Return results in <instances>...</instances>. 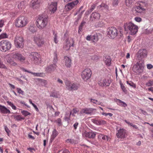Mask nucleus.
Returning <instances> with one entry per match:
<instances>
[{
	"label": "nucleus",
	"mask_w": 153,
	"mask_h": 153,
	"mask_svg": "<svg viewBox=\"0 0 153 153\" xmlns=\"http://www.w3.org/2000/svg\"><path fill=\"white\" fill-rule=\"evenodd\" d=\"M123 27L125 30L129 31L130 34L132 35L135 34L138 30V27L131 22L124 24Z\"/></svg>",
	"instance_id": "f257e3e1"
},
{
	"label": "nucleus",
	"mask_w": 153,
	"mask_h": 153,
	"mask_svg": "<svg viewBox=\"0 0 153 153\" xmlns=\"http://www.w3.org/2000/svg\"><path fill=\"white\" fill-rule=\"evenodd\" d=\"M28 22L27 17L23 16H20L15 20V26L18 28L24 27L27 25Z\"/></svg>",
	"instance_id": "f03ea898"
},
{
	"label": "nucleus",
	"mask_w": 153,
	"mask_h": 153,
	"mask_svg": "<svg viewBox=\"0 0 153 153\" xmlns=\"http://www.w3.org/2000/svg\"><path fill=\"white\" fill-rule=\"evenodd\" d=\"M48 17L43 16H39L36 19V24L37 27L40 29L45 27L48 24Z\"/></svg>",
	"instance_id": "7ed1b4c3"
},
{
	"label": "nucleus",
	"mask_w": 153,
	"mask_h": 153,
	"mask_svg": "<svg viewBox=\"0 0 153 153\" xmlns=\"http://www.w3.org/2000/svg\"><path fill=\"white\" fill-rule=\"evenodd\" d=\"M11 42L7 40H3L0 42V50L5 52L10 50L11 47Z\"/></svg>",
	"instance_id": "20e7f679"
},
{
	"label": "nucleus",
	"mask_w": 153,
	"mask_h": 153,
	"mask_svg": "<svg viewBox=\"0 0 153 153\" xmlns=\"http://www.w3.org/2000/svg\"><path fill=\"white\" fill-rule=\"evenodd\" d=\"M24 39L20 35H16L14 40L15 47L17 48H23L24 45Z\"/></svg>",
	"instance_id": "39448f33"
},
{
	"label": "nucleus",
	"mask_w": 153,
	"mask_h": 153,
	"mask_svg": "<svg viewBox=\"0 0 153 153\" xmlns=\"http://www.w3.org/2000/svg\"><path fill=\"white\" fill-rule=\"evenodd\" d=\"M30 58L33 62L36 64H40L41 58L39 54L36 52H32L30 55Z\"/></svg>",
	"instance_id": "423d86ee"
},
{
	"label": "nucleus",
	"mask_w": 153,
	"mask_h": 153,
	"mask_svg": "<svg viewBox=\"0 0 153 153\" xmlns=\"http://www.w3.org/2000/svg\"><path fill=\"white\" fill-rule=\"evenodd\" d=\"M108 31V36L111 39H114L119 34V32L117 29L114 27H109Z\"/></svg>",
	"instance_id": "0eeeda50"
},
{
	"label": "nucleus",
	"mask_w": 153,
	"mask_h": 153,
	"mask_svg": "<svg viewBox=\"0 0 153 153\" xmlns=\"http://www.w3.org/2000/svg\"><path fill=\"white\" fill-rule=\"evenodd\" d=\"M144 67L141 63L137 62L133 65L132 70L135 73L139 74L142 73L143 71Z\"/></svg>",
	"instance_id": "6e6552de"
},
{
	"label": "nucleus",
	"mask_w": 153,
	"mask_h": 153,
	"mask_svg": "<svg viewBox=\"0 0 153 153\" xmlns=\"http://www.w3.org/2000/svg\"><path fill=\"white\" fill-rule=\"evenodd\" d=\"M112 81L111 79L109 78H102L99 80L98 84L102 87L109 86Z\"/></svg>",
	"instance_id": "1a4fd4ad"
},
{
	"label": "nucleus",
	"mask_w": 153,
	"mask_h": 153,
	"mask_svg": "<svg viewBox=\"0 0 153 153\" xmlns=\"http://www.w3.org/2000/svg\"><path fill=\"white\" fill-rule=\"evenodd\" d=\"M91 70L89 68H87L82 71L81 74V76L84 80L86 81L91 77Z\"/></svg>",
	"instance_id": "9d476101"
},
{
	"label": "nucleus",
	"mask_w": 153,
	"mask_h": 153,
	"mask_svg": "<svg viewBox=\"0 0 153 153\" xmlns=\"http://www.w3.org/2000/svg\"><path fill=\"white\" fill-rule=\"evenodd\" d=\"M65 83L66 88L69 91L75 90L78 88V85L77 84L72 83L70 81H66Z\"/></svg>",
	"instance_id": "9b49d317"
},
{
	"label": "nucleus",
	"mask_w": 153,
	"mask_h": 153,
	"mask_svg": "<svg viewBox=\"0 0 153 153\" xmlns=\"http://www.w3.org/2000/svg\"><path fill=\"white\" fill-rule=\"evenodd\" d=\"M12 55V57L15 60L23 62L25 60V58L18 51L13 52Z\"/></svg>",
	"instance_id": "f8f14e48"
},
{
	"label": "nucleus",
	"mask_w": 153,
	"mask_h": 153,
	"mask_svg": "<svg viewBox=\"0 0 153 153\" xmlns=\"http://www.w3.org/2000/svg\"><path fill=\"white\" fill-rule=\"evenodd\" d=\"M33 40L34 43L39 47L42 46L44 44L42 37L38 34L34 36Z\"/></svg>",
	"instance_id": "ddd939ff"
},
{
	"label": "nucleus",
	"mask_w": 153,
	"mask_h": 153,
	"mask_svg": "<svg viewBox=\"0 0 153 153\" xmlns=\"http://www.w3.org/2000/svg\"><path fill=\"white\" fill-rule=\"evenodd\" d=\"M57 3L56 1L51 2L49 4L48 6V9L51 12V14L53 13L57 9Z\"/></svg>",
	"instance_id": "4468645a"
},
{
	"label": "nucleus",
	"mask_w": 153,
	"mask_h": 153,
	"mask_svg": "<svg viewBox=\"0 0 153 153\" xmlns=\"http://www.w3.org/2000/svg\"><path fill=\"white\" fill-rule=\"evenodd\" d=\"M79 3L78 0H76L71 2L67 4L65 7V8L67 11L70 10L76 6Z\"/></svg>",
	"instance_id": "2eb2a0df"
},
{
	"label": "nucleus",
	"mask_w": 153,
	"mask_h": 153,
	"mask_svg": "<svg viewBox=\"0 0 153 153\" xmlns=\"http://www.w3.org/2000/svg\"><path fill=\"white\" fill-rule=\"evenodd\" d=\"M127 136L126 130L123 128L120 129L117 134V137L121 139H124Z\"/></svg>",
	"instance_id": "dca6fc26"
},
{
	"label": "nucleus",
	"mask_w": 153,
	"mask_h": 153,
	"mask_svg": "<svg viewBox=\"0 0 153 153\" xmlns=\"http://www.w3.org/2000/svg\"><path fill=\"white\" fill-rule=\"evenodd\" d=\"M143 3H137L134 7L136 12L138 13H142L145 10V9L143 8L142 4Z\"/></svg>",
	"instance_id": "f3484780"
},
{
	"label": "nucleus",
	"mask_w": 153,
	"mask_h": 153,
	"mask_svg": "<svg viewBox=\"0 0 153 153\" xmlns=\"http://www.w3.org/2000/svg\"><path fill=\"white\" fill-rule=\"evenodd\" d=\"M147 56V51L145 49H141L139 50L137 52V56L142 58L146 57Z\"/></svg>",
	"instance_id": "a211bd4d"
},
{
	"label": "nucleus",
	"mask_w": 153,
	"mask_h": 153,
	"mask_svg": "<svg viewBox=\"0 0 153 153\" xmlns=\"http://www.w3.org/2000/svg\"><path fill=\"white\" fill-rule=\"evenodd\" d=\"M40 0H32L31 2V6L34 9H37L40 7Z\"/></svg>",
	"instance_id": "6ab92c4d"
},
{
	"label": "nucleus",
	"mask_w": 153,
	"mask_h": 153,
	"mask_svg": "<svg viewBox=\"0 0 153 153\" xmlns=\"http://www.w3.org/2000/svg\"><path fill=\"white\" fill-rule=\"evenodd\" d=\"M56 66L55 64L50 65L46 67L45 69V71L48 73H51L55 70Z\"/></svg>",
	"instance_id": "aec40b11"
},
{
	"label": "nucleus",
	"mask_w": 153,
	"mask_h": 153,
	"mask_svg": "<svg viewBox=\"0 0 153 153\" xmlns=\"http://www.w3.org/2000/svg\"><path fill=\"white\" fill-rule=\"evenodd\" d=\"M0 112L3 114H10V110L7 109L5 106L0 105Z\"/></svg>",
	"instance_id": "412c9836"
},
{
	"label": "nucleus",
	"mask_w": 153,
	"mask_h": 153,
	"mask_svg": "<svg viewBox=\"0 0 153 153\" xmlns=\"http://www.w3.org/2000/svg\"><path fill=\"white\" fill-rule=\"evenodd\" d=\"M64 60L66 66L68 68H70L71 66V60L68 57L65 56L64 57Z\"/></svg>",
	"instance_id": "4be33fe9"
},
{
	"label": "nucleus",
	"mask_w": 153,
	"mask_h": 153,
	"mask_svg": "<svg viewBox=\"0 0 153 153\" xmlns=\"http://www.w3.org/2000/svg\"><path fill=\"white\" fill-rule=\"evenodd\" d=\"M93 111L92 108H86L82 109L80 111V113L89 114L92 113Z\"/></svg>",
	"instance_id": "5701e85b"
},
{
	"label": "nucleus",
	"mask_w": 153,
	"mask_h": 153,
	"mask_svg": "<svg viewBox=\"0 0 153 153\" xmlns=\"http://www.w3.org/2000/svg\"><path fill=\"white\" fill-rule=\"evenodd\" d=\"M27 5V3L26 1H22L19 3L18 7L20 10H22L25 8Z\"/></svg>",
	"instance_id": "b1692460"
},
{
	"label": "nucleus",
	"mask_w": 153,
	"mask_h": 153,
	"mask_svg": "<svg viewBox=\"0 0 153 153\" xmlns=\"http://www.w3.org/2000/svg\"><path fill=\"white\" fill-rule=\"evenodd\" d=\"M115 101L116 102L117 104L121 106L126 107L127 106V104L125 102L122 101L119 99H114Z\"/></svg>",
	"instance_id": "393cba45"
},
{
	"label": "nucleus",
	"mask_w": 153,
	"mask_h": 153,
	"mask_svg": "<svg viewBox=\"0 0 153 153\" xmlns=\"http://www.w3.org/2000/svg\"><path fill=\"white\" fill-rule=\"evenodd\" d=\"M65 44L68 45L70 46L71 47L72 46L74 47V42L73 39L69 40L68 39H67L65 41Z\"/></svg>",
	"instance_id": "a878e982"
},
{
	"label": "nucleus",
	"mask_w": 153,
	"mask_h": 153,
	"mask_svg": "<svg viewBox=\"0 0 153 153\" xmlns=\"http://www.w3.org/2000/svg\"><path fill=\"white\" fill-rule=\"evenodd\" d=\"M29 30L32 33L35 32L37 30L36 27L33 24L31 25L28 27Z\"/></svg>",
	"instance_id": "bb28decb"
},
{
	"label": "nucleus",
	"mask_w": 153,
	"mask_h": 153,
	"mask_svg": "<svg viewBox=\"0 0 153 153\" xmlns=\"http://www.w3.org/2000/svg\"><path fill=\"white\" fill-rule=\"evenodd\" d=\"M96 135V133L94 132H88L86 134V137L89 138H94Z\"/></svg>",
	"instance_id": "cd10ccee"
},
{
	"label": "nucleus",
	"mask_w": 153,
	"mask_h": 153,
	"mask_svg": "<svg viewBox=\"0 0 153 153\" xmlns=\"http://www.w3.org/2000/svg\"><path fill=\"white\" fill-rule=\"evenodd\" d=\"M100 17V14L97 13H93L91 14V17L94 19H98Z\"/></svg>",
	"instance_id": "c85d7f7f"
},
{
	"label": "nucleus",
	"mask_w": 153,
	"mask_h": 153,
	"mask_svg": "<svg viewBox=\"0 0 153 153\" xmlns=\"http://www.w3.org/2000/svg\"><path fill=\"white\" fill-rule=\"evenodd\" d=\"M66 142L67 143L75 144L77 143V141L74 139H68L66 140Z\"/></svg>",
	"instance_id": "c756f323"
},
{
	"label": "nucleus",
	"mask_w": 153,
	"mask_h": 153,
	"mask_svg": "<svg viewBox=\"0 0 153 153\" xmlns=\"http://www.w3.org/2000/svg\"><path fill=\"white\" fill-rule=\"evenodd\" d=\"M79 111V109L77 108H74L70 112V116L72 114V115L75 116V114Z\"/></svg>",
	"instance_id": "7c9ffc66"
},
{
	"label": "nucleus",
	"mask_w": 153,
	"mask_h": 153,
	"mask_svg": "<svg viewBox=\"0 0 153 153\" xmlns=\"http://www.w3.org/2000/svg\"><path fill=\"white\" fill-rule=\"evenodd\" d=\"M111 59L109 57H108L107 58H105V64L108 66H109L111 64Z\"/></svg>",
	"instance_id": "2f4dec72"
},
{
	"label": "nucleus",
	"mask_w": 153,
	"mask_h": 153,
	"mask_svg": "<svg viewBox=\"0 0 153 153\" xmlns=\"http://www.w3.org/2000/svg\"><path fill=\"white\" fill-rule=\"evenodd\" d=\"M53 34L54 36L53 40L54 42L56 44H57L58 42V40L57 39V33L56 32H55L54 31H53Z\"/></svg>",
	"instance_id": "473e14b6"
},
{
	"label": "nucleus",
	"mask_w": 153,
	"mask_h": 153,
	"mask_svg": "<svg viewBox=\"0 0 153 153\" xmlns=\"http://www.w3.org/2000/svg\"><path fill=\"white\" fill-rule=\"evenodd\" d=\"M58 135V132L56 129H54L53 131L52 134L51 136V138L53 139Z\"/></svg>",
	"instance_id": "72a5a7b5"
},
{
	"label": "nucleus",
	"mask_w": 153,
	"mask_h": 153,
	"mask_svg": "<svg viewBox=\"0 0 153 153\" xmlns=\"http://www.w3.org/2000/svg\"><path fill=\"white\" fill-rule=\"evenodd\" d=\"M8 35L6 33H3L0 35V40L2 39L7 38H8Z\"/></svg>",
	"instance_id": "f704fd0d"
},
{
	"label": "nucleus",
	"mask_w": 153,
	"mask_h": 153,
	"mask_svg": "<svg viewBox=\"0 0 153 153\" xmlns=\"http://www.w3.org/2000/svg\"><path fill=\"white\" fill-rule=\"evenodd\" d=\"M91 39L94 42H96L98 40V38L97 35L96 34L91 36Z\"/></svg>",
	"instance_id": "c9c22d12"
},
{
	"label": "nucleus",
	"mask_w": 153,
	"mask_h": 153,
	"mask_svg": "<svg viewBox=\"0 0 153 153\" xmlns=\"http://www.w3.org/2000/svg\"><path fill=\"white\" fill-rule=\"evenodd\" d=\"M132 0H126L125 4L126 6L130 7L131 6Z\"/></svg>",
	"instance_id": "e433bc0d"
},
{
	"label": "nucleus",
	"mask_w": 153,
	"mask_h": 153,
	"mask_svg": "<svg viewBox=\"0 0 153 153\" xmlns=\"http://www.w3.org/2000/svg\"><path fill=\"white\" fill-rule=\"evenodd\" d=\"M14 118L18 121H21L24 119V118L22 117L20 115H17L14 116Z\"/></svg>",
	"instance_id": "4c0bfd02"
},
{
	"label": "nucleus",
	"mask_w": 153,
	"mask_h": 153,
	"mask_svg": "<svg viewBox=\"0 0 153 153\" xmlns=\"http://www.w3.org/2000/svg\"><path fill=\"white\" fill-rule=\"evenodd\" d=\"M30 73L33 74L35 76H42L43 74L42 73H33L30 72Z\"/></svg>",
	"instance_id": "58836bf2"
},
{
	"label": "nucleus",
	"mask_w": 153,
	"mask_h": 153,
	"mask_svg": "<svg viewBox=\"0 0 153 153\" xmlns=\"http://www.w3.org/2000/svg\"><path fill=\"white\" fill-rule=\"evenodd\" d=\"M102 140L108 141L110 140V138L106 135L101 134L100 136Z\"/></svg>",
	"instance_id": "ea45409f"
},
{
	"label": "nucleus",
	"mask_w": 153,
	"mask_h": 153,
	"mask_svg": "<svg viewBox=\"0 0 153 153\" xmlns=\"http://www.w3.org/2000/svg\"><path fill=\"white\" fill-rule=\"evenodd\" d=\"M21 113L25 117H26L28 115H31V114L30 112L25 110H23L21 111Z\"/></svg>",
	"instance_id": "a19ab883"
},
{
	"label": "nucleus",
	"mask_w": 153,
	"mask_h": 153,
	"mask_svg": "<svg viewBox=\"0 0 153 153\" xmlns=\"http://www.w3.org/2000/svg\"><path fill=\"white\" fill-rule=\"evenodd\" d=\"M7 104L12 107L13 109L14 110H16L17 109V108L16 106L14 105L11 102L7 101Z\"/></svg>",
	"instance_id": "79ce46f5"
},
{
	"label": "nucleus",
	"mask_w": 153,
	"mask_h": 153,
	"mask_svg": "<svg viewBox=\"0 0 153 153\" xmlns=\"http://www.w3.org/2000/svg\"><path fill=\"white\" fill-rule=\"evenodd\" d=\"M120 86L123 91L126 93L127 92V90L123 84L122 83H120Z\"/></svg>",
	"instance_id": "37998d69"
},
{
	"label": "nucleus",
	"mask_w": 153,
	"mask_h": 153,
	"mask_svg": "<svg viewBox=\"0 0 153 153\" xmlns=\"http://www.w3.org/2000/svg\"><path fill=\"white\" fill-rule=\"evenodd\" d=\"M59 95L57 93L55 92H52L50 95V96L53 97L57 98L58 97Z\"/></svg>",
	"instance_id": "c03bdc74"
},
{
	"label": "nucleus",
	"mask_w": 153,
	"mask_h": 153,
	"mask_svg": "<svg viewBox=\"0 0 153 153\" xmlns=\"http://www.w3.org/2000/svg\"><path fill=\"white\" fill-rule=\"evenodd\" d=\"M127 84L129 85L130 86H131L132 87L135 88H136V85L132 82L131 81H127Z\"/></svg>",
	"instance_id": "a18cd8bd"
},
{
	"label": "nucleus",
	"mask_w": 153,
	"mask_h": 153,
	"mask_svg": "<svg viewBox=\"0 0 153 153\" xmlns=\"http://www.w3.org/2000/svg\"><path fill=\"white\" fill-rule=\"evenodd\" d=\"M146 85L148 86H150L153 85V80H150L146 83Z\"/></svg>",
	"instance_id": "49530a36"
},
{
	"label": "nucleus",
	"mask_w": 153,
	"mask_h": 153,
	"mask_svg": "<svg viewBox=\"0 0 153 153\" xmlns=\"http://www.w3.org/2000/svg\"><path fill=\"white\" fill-rule=\"evenodd\" d=\"M16 89L17 92L18 93L22 95H23L24 94V91L23 90H22L20 88H17Z\"/></svg>",
	"instance_id": "de8ad7c7"
},
{
	"label": "nucleus",
	"mask_w": 153,
	"mask_h": 153,
	"mask_svg": "<svg viewBox=\"0 0 153 153\" xmlns=\"http://www.w3.org/2000/svg\"><path fill=\"white\" fill-rule=\"evenodd\" d=\"M54 59H53V61L54 62H56L58 60L57 59V55L56 52H55L54 53Z\"/></svg>",
	"instance_id": "09e8293b"
},
{
	"label": "nucleus",
	"mask_w": 153,
	"mask_h": 153,
	"mask_svg": "<svg viewBox=\"0 0 153 153\" xmlns=\"http://www.w3.org/2000/svg\"><path fill=\"white\" fill-rule=\"evenodd\" d=\"M106 122L105 120H99V123H98V125H104L106 124Z\"/></svg>",
	"instance_id": "8fccbe9b"
},
{
	"label": "nucleus",
	"mask_w": 153,
	"mask_h": 153,
	"mask_svg": "<svg viewBox=\"0 0 153 153\" xmlns=\"http://www.w3.org/2000/svg\"><path fill=\"white\" fill-rule=\"evenodd\" d=\"M105 24L102 20L100 21L98 23V25H97L98 27H102Z\"/></svg>",
	"instance_id": "3c124183"
},
{
	"label": "nucleus",
	"mask_w": 153,
	"mask_h": 153,
	"mask_svg": "<svg viewBox=\"0 0 153 153\" xmlns=\"http://www.w3.org/2000/svg\"><path fill=\"white\" fill-rule=\"evenodd\" d=\"M99 120H98L96 118H94L91 119V121L93 123L98 125L99 123Z\"/></svg>",
	"instance_id": "603ef678"
},
{
	"label": "nucleus",
	"mask_w": 153,
	"mask_h": 153,
	"mask_svg": "<svg viewBox=\"0 0 153 153\" xmlns=\"http://www.w3.org/2000/svg\"><path fill=\"white\" fill-rule=\"evenodd\" d=\"M134 20L136 22H140L142 21V19L139 17H136L134 18Z\"/></svg>",
	"instance_id": "864d4df0"
},
{
	"label": "nucleus",
	"mask_w": 153,
	"mask_h": 153,
	"mask_svg": "<svg viewBox=\"0 0 153 153\" xmlns=\"http://www.w3.org/2000/svg\"><path fill=\"white\" fill-rule=\"evenodd\" d=\"M120 0H114L112 4L114 6L117 5L119 3Z\"/></svg>",
	"instance_id": "5fc2aeb1"
},
{
	"label": "nucleus",
	"mask_w": 153,
	"mask_h": 153,
	"mask_svg": "<svg viewBox=\"0 0 153 153\" xmlns=\"http://www.w3.org/2000/svg\"><path fill=\"white\" fill-rule=\"evenodd\" d=\"M70 46L67 45L65 44V45L64 46L63 48L64 50L66 51H68L70 49Z\"/></svg>",
	"instance_id": "6e6d98bb"
},
{
	"label": "nucleus",
	"mask_w": 153,
	"mask_h": 153,
	"mask_svg": "<svg viewBox=\"0 0 153 153\" xmlns=\"http://www.w3.org/2000/svg\"><path fill=\"white\" fill-rule=\"evenodd\" d=\"M102 115L105 116L109 115L110 117H112L113 115V114L111 113H105L104 112L102 113Z\"/></svg>",
	"instance_id": "4d7b16f0"
},
{
	"label": "nucleus",
	"mask_w": 153,
	"mask_h": 153,
	"mask_svg": "<svg viewBox=\"0 0 153 153\" xmlns=\"http://www.w3.org/2000/svg\"><path fill=\"white\" fill-rule=\"evenodd\" d=\"M0 68H6V66L3 64L2 62L1 61V59H0Z\"/></svg>",
	"instance_id": "13d9d810"
},
{
	"label": "nucleus",
	"mask_w": 153,
	"mask_h": 153,
	"mask_svg": "<svg viewBox=\"0 0 153 153\" xmlns=\"http://www.w3.org/2000/svg\"><path fill=\"white\" fill-rule=\"evenodd\" d=\"M89 100H90V102H91L93 103L94 104H96L97 103L98 101L94 99H90Z\"/></svg>",
	"instance_id": "bf43d9fd"
},
{
	"label": "nucleus",
	"mask_w": 153,
	"mask_h": 153,
	"mask_svg": "<svg viewBox=\"0 0 153 153\" xmlns=\"http://www.w3.org/2000/svg\"><path fill=\"white\" fill-rule=\"evenodd\" d=\"M79 123L77 122H76L73 125V126L74 128V129L76 130L78 126Z\"/></svg>",
	"instance_id": "052dcab7"
},
{
	"label": "nucleus",
	"mask_w": 153,
	"mask_h": 153,
	"mask_svg": "<svg viewBox=\"0 0 153 153\" xmlns=\"http://www.w3.org/2000/svg\"><path fill=\"white\" fill-rule=\"evenodd\" d=\"M96 6V5L95 4H94L91 5V8H90L91 12H92L94 10Z\"/></svg>",
	"instance_id": "680f3d73"
},
{
	"label": "nucleus",
	"mask_w": 153,
	"mask_h": 153,
	"mask_svg": "<svg viewBox=\"0 0 153 153\" xmlns=\"http://www.w3.org/2000/svg\"><path fill=\"white\" fill-rule=\"evenodd\" d=\"M139 110L143 114L145 115H147V113L146 111H144V110L141 109H140Z\"/></svg>",
	"instance_id": "e2e57ef3"
},
{
	"label": "nucleus",
	"mask_w": 153,
	"mask_h": 153,
	"mask_svg": "<svg viewBox=\"0 0 153 153\" xmlns=\"http://www.w3.org/2000/svg\"><path fill=\"white\" fill-rule=\"evenodd\" d=\"M4 21L3 20L0 21V28L2 27L4 25Z\"/></svg>",
	"instance_id": "0e129e2a"
},
{
	"label": "nucleus",
	"mask_w": 153,
	"mask_h": 153,
	"mask_svg": "<svg viewBox=\"0 0 153 153\" xmlns=\"http://www.w3.org/2000/svg\"><path fill=\"white\" fill-rule=\"evenodd\" d=\"M147 68L148 69H151L153 67V66L151 64H148L147 65Z\"/></svg>",
	"instance_id": "69168bd1"
},
{
	"label": "nucleus",
	"mask_w": 153,
	"mask_h": 153,
	"mask_svg": "<svg viewBox=\"0 0 153 153\" xmlns=\"http://www.w3.org/2000/svg\"><path fill=\"white\" fill-rule=\"evenodd\" d=\"M32 105L34 107V108H35V109L38 112V111H39V110L38 108H37V106L34 104H33Z\"/></svg>",
	"instance_id": "338daca9"
},
{
	"label": "nucleus",
	"mask_w": 153,
	"mask_h": 153,
	"mask_svg": "<svg viewBox=\"0 0 153 153\" xmlns=\"http://www.w3.org/2000/svg\"><path fill=\"white\" fill-rule=\"evenodd\" d=\"M62 153H70V152L68 149H65Z\"/></svg>",
	"instance_id": "774afa93"
}]
</instances>
